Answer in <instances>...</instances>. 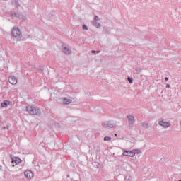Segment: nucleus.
I'll return each instance as SVG.
<instances>
[{
  "instance_id": "nucleus-1",
  "label": "nucleus",
  "mask_w": 181,
  "mask_h": 181,
  "mask_svg": "<svg viewBox=\"0 0 181 181\" xmlns=\"http://www.w3.org/2000/svg\"><path fill=\"white\" fill-rule=\"evenodd\" d=\"M11 33L13 37H16V39H21L22 36V34L21 33V30L18 28H13Z\"/></svg>"
},
{
  "instance_id": "nucleus-2",
  "label": "nucleus",
  "mask_w": 181,
  "mask_h": 181,
  "mask_svg": "<svg viewBox=\"0 0 181 181\" xmlns=\"http://www.w3.org/2000/svg\"><path fill=\"white\" fill-rule=\"evenodd\" d=\"M140 153V151L133 150V151H125L123 152V156H130L131 158H134L135 156V153Z\"/></svg>"
},
{
  "instance_id": "nucleus-3",
  "label": "nucleus",
  "mask_w": 181,
  "mask_h": 181,
  "mask_svg": "<svg viewBox=\"0 0 181 181\" xmlns=\"http://www.w3.org/2000/svg\"><path fill=\"white\" fill-rule=\"evenodd\" d=\"M26 111L31 115H35V114H37V110H36V108L30 105L27 106Z\"/></svg>"
},
{
  "instance_id": "nucleus-4",
  "label": "nucleus",
  "mask_w": 181,
  "mask_h": 181,
  "mask_svg": "<svg viewBox=\"0 0 181 181\" xmlns=\"http://www.w3.org/2000/svg\"><path fill=\"white\" fill-rule=\"evenodd\" d=\"M8 81L10 84H12V86H16V84H18V79L15 76H10L8 78Z\"/></svg>"
},
{
  "instance_id": "nucleus-5",
  "label": "nucleus",
  "mask_w": 181,
  "mask_h": 181,
  "mask_svg": "<svg viewBox=\"0 0 181 181\" xmlns=\"http://www.w3.org/2000/svg\"><path fill=\"white\" fill-rule=\"evenodd\" d=\"M24 175L26 179H33V172L27 170L24 172Z\"/></svg>"
},
{
  "instance_id": "nucleus-6",
  "label": "nucleus",
  "mask_w": 181,
  "mask_h": 181,
  "mask_svg": "<svg viewBox=\"0 0 181 181\" xmlns=\"http://www.w3.org/2000/svg\"><path fill=\"white\" fill-rule=\"evenodd\" d=\"M21 162H22V160L18 157H14L12 158L13 166H15V165H18V163H21Z\"/></svg>"
},
{
  "instance_id": "nucleus-7",
  "label": "nucleus",
  "mask_w": 181,
  "mask_h": 181,
  "mask_svg": "<svg viewBox=\"0 0 181 181\" xmlns=\"http://www.w3.org/2000/svg\"><path fill=\"white\" fill-rule=\"evenodd\" d=\"M159 124L161 127H163V128H168V127L170 125V123H169L168 122L161 121V122H159Z\"/></svg>"
},
{
  "instance_id": "nucleus-8",
  "label": "nucleus",
  "mask_w": 181,
  "mask_h": 181,
  "mask_svg": "<svg viewBox=\"0 0 181 181\" xmlns=\"http://www.w3.org/2000/svg\"><path fill=\"white\" fill-rule=\"evenodd\" d=\"M11 105V102L8 100H4L2 103H1V107H3V108H6V107H8V105Z\"/></svg>"
},
{
  "instance_id": "nucleus-9",
  "label": "nucleus",
  "mask_w": 181,
  "mask_h": 181,
  "mask_svg": "<svg viewBox=\"0 0 181 181\" xmlns=\"http://www.w3.org/2000/svg\"><path fill=\"white\" fill-rule=\"evenodd\" d=\"M127 118L130 122V124H134L135 122V117L134 116H127Z\"/></svg>"
},
{
  "instance_id": "nucleus-10",
  "label": "nucleus",
  "mask_w": 181,
  "mask_h": 181,
  "mask_svg": "<svg viewBox=\"0 0 181 181\" xmlns=\"http://www.w3.org/2000/svg\"><path fill=\"white\" fill-rule=\"evenodd\" d=\"M63 52L65 54H70L71 53V51L67 47H64Z\"/></svg>"
},
{
  "instance_id": "nucleus-11",
  "label": "nucleus",
  "mask_w": 181,
  "mask_h": 181,
  "mask_svg": "<svg viewBox=\"0 0 181 181\" xmlns=\"http://www.w3.org/2000/svg\"><path fill=\"white\" fill-rule=\"evenodd\" d=\"M63 100H64L63 103L64 104H70V103H71V100L67 99L66 98H64Z\"/></svg>"
},
{
  "instance_id": "nucleus-12",
  "label": "nucleus",
  "mask_w": 181,
  "mask_h": 181,
  "mask_svg": "<svg viewBox=\"0 0 181 181\" xmlns=\"http://www.w3.org/2000/svg\"><path fill=\"white\" fill-rule=\"evenodd\" d=\"M93 25L96 26V28H100V26H101V25H100V23H93Z\"/></svg>"
},
{
  "instance_id": "nucleus-13",
  "label": "nucleus",
  "mask_w": 181,
  "mask_h": 181,
  "mask_svg": "<svg viewBox=\"0 0 181 181\" xmlns=\"http://www.w3.org/2000/svg\"><path fill=\"white\" fill-rule=\"evenodd\" d=\"M110 139H111V137H110V136H105L104 138V141H110Z\"/></svg>"
},
{
  "instance_id": "nucleus-14",
  "label": "nucleus",
  "mask_w": 181,
  "mask_h": 181,
  "mask_svg": "<svg viewBox=\"0 0 181 181\" xmlns=\"http://www.w3.org/2000/svg\"><path fill=\"white\" fill-rule=\"evenodd\" d=\"M83 29L84 30H87L88 28H87V26H86V25H83Z\"/></svg>"
},
{
  "instance_id": "nucleus-15",
  "label": "nucleus",
  "mask_w": 181,
  "mask_h": 181,
  "mask_svg": "<svg viewBox=\"0 0 181 181\" xmlns=\"http://www.w3.org/2000/svg\"><path fill=\"white\" fill-rule=\"evenodd\" d=\"M128 81H129V83H132V78H128Z\"/></svg>"
},
{
  "instance_id": "nucleus-16",
  "label": "nucleus",
  "mask_w": 181,
  "mask_h": 181,
  "mask_svg": "<svg viewBox=\"0 0 181 181\" xmlns=\"http://www.w3.org/2000/svg\"><path fill=\"white\" fill-rule=\"evenodd\" d=\"M166 88H170V85L167 84V85H166Z\"/></svg>"
},
{
  "instance_id": "nucleus-17",
  "label": "nucleus",
  "mask_w": 181,
  "mask_h": 181,
  "mask_svg": "<svg viewBox=\"0 0 181 181\" xmlns=\"http://www.w3.org/2000/svg\"><path fill=\"white\" fill-rule=\"evenodd\" d=\"M95 21H98V16H95Z\"/></svg>"
},
{
  "instance_id": "nucleus-18",
  "label": "nucleus",
  "mask_w": 181,
  "mask_h": 181,
  "mask_svg": "<svg viewBox=\"0 0 181 181\" xmlns=\"http://www.w3.org/2000/svg\"><path fill=\"white\" fill-rule=\"evenodd\" d=\"M165 81H168V80H169V78L168 77H165Z\"/></svg>"
},
{
  "instance_id": "nucleus-19",
  "label": "nucleus",
  "mask_w": 181,
  "mask_h": 181,
  "mask_svg": "<svg viewBox=\"0 0 181 181\" xmlns=\"http://www.w3.org/2000/svg\"><path fill=\"white\" fill-rule=\"evenodd\" d=\"M95 50H92V53H95Z\"/></svg>"
},
{
  "instance_id": "nucleus-20",
  "label": "nucleus",
  "mask_w": 181,
  "mask_h": 181,
  "mask_svg": "<svg viewBox=\"0 0 181 181\" xmlns=\"http://www.w3.org/2000/svg\"><path fill=\"white\" fill-rule=\"evenodd\" d=\"M97 53H100V51H97Z\"/></svg>"
}]
</instances>
